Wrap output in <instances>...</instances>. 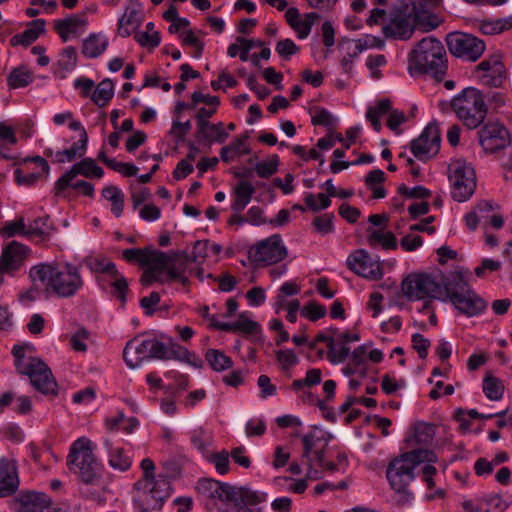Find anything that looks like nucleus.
Returning <instances> with one entry per match:
<instances>
[{
	"mask_svg": "<svg viewBox=\"0 0 512 512\" xmlns=\"http://www.w3.org/2000/svg\"><path fill=\"white\" fill-rule=\"evenodd\" d=\"M387 113H390L387 120V126L392 131H396L398 127L406 121V117L402 111L392 110V104L389 99H382L378 101L375 106L369 107L366 113V118L371 122L376 131H380V118Z\"/></svg>",
	"mask_w": 512,
	"mask_h": 512,
	"instance_id": "nucleus-17",
	"label": "nucleus"
},
{
	"mask_svg": "<svg viewBox=\"0 0 512 512\" xmlns=\"http://www.w3.org/2000/svg\"><path fill=\"white\" fill-rule=\"evenodd\" d=\"M408 70L412 76L428 74L435 81H442L447 71L443 44L432 36L423 38L409 54Z\"/></svg>",
	"mask_w": 512,
	"mask_h": 512,
	"instance_id": "nucleus-5",
	"label": "nucleus"
},
{
	"mask_svg": "<svg viewBox=\"0 0 512 512\" xmlns=\"http://www.w3.org/2000/svg\"><path fill=\"white\" fill-rule=\"evenodd\" d=\"M53 227L49 216L39 217L29 223L27 226L26 237L40 240H46L50 237Z\"/></svg>",
	"mask_w": 512,
	"mask_h": 512,
	"instance_id": "nucleus-35",
	"label": "nucleus"
},
{
	"mask_svg": "<svg viewBox=\"0 0 512 512\" xmlns=\"http://www.w3.org/2000/svg\"><path fill=\"white\" fill-rule=\"evenodd\" d=\"M108 39L101 33H92L83 40L81 52L86 58H97L108 47Z\"/></svg>",
	"mask_w": 512,
	"mask_h": 512,
	"instance_id": "nucleus-29",
	"label": "nucleus"
},
{
	"mask_svg": "<svg viewBox=\"0 0 512 512\" xmlns=\"http://www.w3.org/2000/svg\"><path fill=\"white\" fill-rule=\"evenodd\" d=\"M18 487L16 467L6 459L0 460V497L12 495Z\"/></svg>",
	"mask_w": 512,
	"mask_h": 512,
	"instance_id": "nucleus-25",
	"label": "nucleus"
},
{
	"mask_svg": "<svg viewBox=\"0 0 512 512\" xmlns=\"http://www.w3.org/2000/svg\"><path fill=\"white\" fill-rule=\"evenodd\" d=\"M87 25L88 19L85 13L72 14L54 21V29L63 42H67L72 35L81 34Z\"/></svg>",
	"mask_w": 512,
	"mask_h": 512,
	"instance_id": "nucleus-21",
	"label": "nucleus"
},
{
	"mask_svg": "<svg viewBox=\"0 0 512 512\" xmlns=\"http://www.w3.org/2000/svg\"><path fill=\"white\" fill-rule=\"evenodd\" d=\"M256 189L249 181H239L233 189V203L231 209L235 213L242 212L250 203Z\"/></svg>",
	"mask_w": 512,
	"mask_h": 512,
	"instance_id": "nucleus-28",
	"label": "nucleus"
},
{
	"mask_svg": "<svg viewBox=\"0 0 512 512\" xmlns=\"http://www.w3.org/2000/svg\"><path fill=\"white\" fill-rule=\"evenodd\" d=\"M191 442L203 454H208V449L213 442L212 433L203 427H198L191 433Z\"/></svg>",
	"mask_w": 512,
	"mask_h": 512,
	"instance_id": "nucleus-45",
	"label": "nucleus"
},
{
	"mask_svg": "<svg viewBox=\"0 0 512 512\" xmlns=\"http://www.w3.org/2000/svg\"><path fill=\"white\" fill-rule=\"evenodd\" d=\"M477 71L484 72L483 81L491 87L501 86L505 78V68L499 56L493 55L476 66Z\"/></svg>",
	"mask_w": 512,
	"mask_h": 512,
	"instance_id": "nucleus-22",
	"label": "nucleus"
},
{
	"mask_svg": "<svg viewBox=\"0 0 512 512\" xmlns=\"http://www.w3.org/2000/svg\"><path fill=\"white\" fill-rule=\"evenodd\" d=\"M411 340L413 348L417 351L419 357L421 359H425L428 354V349L431 345L430 340L419 333L413 334Z\"/></svg>",
	"mask_w": 512,
	"mask_h": 512,
	"instance_id": "nucleus-60",
	"label": "nucleus"
},
{
	"mask_svg": "<svg viewBox=\"0 0 512 512\" xmlns=\"http://www.w3.org/2000/svg\"><path fill=\"white\" fill-rule=\"evenodd\" d=\"M318 438L313 433L306 434L302 437L303 443V458L306 459L307 464L312 462V453L317 449Z\"/></svg>",
	"mask_w": 512,
	"mask_h": 512,
	"instance_id": "nucleus-59",
	"label": "nucleus"
},
{
	"mask_svg": "<svg viewBox=\"0 0 512 512\" xmlns=\"http://www.w3.org/2000/svg\"><path fill=\"white\" fill-rule=\"evenodd\" d=\"M89 267L92 271L98 273H107L111 277L118 275L115 264L107 258H94L89 261Z\"/></svg>",
	"mask_w": 512,
	"mask_h": 512,
	"instance_id": "nucleus-47",
	"label": "nucleus"
},
{
	"mask_svg": "<svg viewBox=\"0 0 512 512\" xmlns=\"http://www.w3.org/2000/svg\"><path fill=\"white\" fill-rule=\"evenodd\" d=\"M34 79L33 73L25 66L14 68L8 75V85L13 88H22L28 86Z\"/></svg>",
	"mask_w": 512,
	"mask_h": 512,
	"instance_id": "nucleus-40",
	"label": "nucleus"
},
{
	"mask_svg": "<svg viewBox=\"0 0 512 512\" xmlns=\"http://www.w3.org/2000/svg\"><path fill=\"white\" fill-rule=\"evenodd\" d=\"M507 503L498 494L485 495L478 500V512H504Z\"/></svg>",
	"mask_w": 512,
	"mask_h": 512,
	"instance_id": "nucleus-42",
	"label": "nucleus"
},
{
	"mask_svg": "<svg viewBox=\"0 0 512 512\" xmlns=\"http://www.w3.org/2000/svg\"><path fill=\"white\" fill-rule=\"evenodd\" d=\"M192 265L193 263L185 251L171 254L167 280L175 281L176 277L180 276V274H185L186 272L191 274L194 271Z\"/></svg>",
	"mask_w": 512,
	"mask_h": 512,
	"instance_id": "nucleus-30",
	"label": "nucleus"
},
{
	"mask_svg": "<svg viewBox=\"0 0 512 512\" xmlns=\"http://www.w3.org/2000/svg\"><path fill=\"white\" fill-rule=\"evenodd\" d=\"M437 456L431 450L415 449L402 454L390 462L387 468V479L392 489L397 493L398 505L404 506L412 499V493L408 490L409 484L414 480V468L422 462L434 463ZM423 479L431 489L435 486L433 475L436 468L427 464L422 469Z\"/></svg>",
	"mask_w": 512,
	"mask_h": 512,
	"instance_id": "nucleus-1",
	"label": "nucleus"
},
{
	"mask_svg": "<svg viewBox=\"0 0 512 512\" xmlns=\"http://www.w3.org/2000/svg\"><path fill=\"white\" fill-rule=\"evenodd\" d=\"M446 42L451 54L469 61H476L485 50V43L472 34L450 33Z\"/></svg>",
	"mask_w": 512,
	"mask_h": 512,
	"instance_id": "nucleus-13",
	"label": "nucleus"
},
{
	"mask_svg": "<svg viewBox=\"0 0 512 512\" xmlns=\"http://www.w3.org/2000/svg\"><path fill=\"white\" fill-rule=\"evenodd\" d=\"M442 284L450 302L462 314L472 317L486 309V301L470 287L461 272L450 273Z\"/></svg>",
	"mask_w": 512,
	"mask_h": 512,
	"instance_id": "nucleus-6",
	"label": "nucleus"
},
{
	"mask_svg": "<svg viewBox=\"0 0 512 512\" xmlns=\"http://www.w3.org/2000/svg\"><path fill=\"white\" fill-rule=\"evenodd\" d=\"M51 499L43 493L29 492L15 500L16 512H44Z\"/></svg>",
	"mask_w": 512,
	"mask_h": 512,
	"instance_id": "nucleus-23",
	"label": "nucleus"
},
{
	"mask_svg": "<svg viewBox=\"0 0 512 512\" xmlns=\"http://www.w3.org/2000/svg\"><path fill=\"white\" fill-rule=\"evenodd\" d=\"M114 280L112 282V286L114 288V293L118 297V299L124 304L126 302V294L128 291V283L127 280L122 277L119 273L116 277H112Z\"/></svg>",
	"mask_w": 512,
	"mask_h": 512,
	"instance_id": "nucleus-63",
	"label": "nucleus"
},
{
	"mask_svg": "<svg viewBox=\"0 0 512 512\" xmlns=\"http://www.w3.org/2000/svg\"><path fill=\"white\" fill-rule=\"evenodd\" d=\"M276 52L284 59L290 58L293 54L297 53L299 47L291 40H281L276 44Z\"/></svg>",
	"mask_w": 512,
	"mask_h": 512,
	"instance_id": "nucleus-61",
	"label": "nucleus"
},
{
	"mask_svg": "<svg viewBox=\"0 0 512 512\" xmlns=\"http://www.w3.org/2000/svg\"><path fill=\"white\" fill-rule=\"evenodd\" d=\"M413 434L406 439V442L410 445H425L430 443L435 435V429L432 424L417 422L411 428Z\"/></svg>",
	"mask_w": 512,
	"mask_h": 512,
	"instance_id": "nucleus-34",
	"label": "nucleus"
},
{
	"mask_svg": "<svg viewBox=\"0 0 512 512\" xmlns=\"http://www.w3.org/2000/svg\"><path fill=\"white\" fill-rule=\"evenodd\" d=\"M347 266L357 275L370 280H378L383 276L379 261L373 260L368 252L362 249L348 257Z\"/></svg>",
	"mask_w": 512,
	"mask_h": 512,
	"instance_id": "nucleus-18",
	"label": "nucleus"
},
{
	"mask_svg": "<svg viewBox=\"0 0 512 512\" xmlns=\"http://www.w3.org/2000/svg\"><path fill=\"white\" fill-rule=\"evenodd\" d=\"M265 499V493H259L247 487L232 486V493H230V503L234 506H255Z\"/></svg>",
	"mask_w": 512,
	"mask_h": 512,
	"instance_id": "nucleus-26",
	"label": "nucleus"
},
{
	"mask_svg": "<svg viewBox=\"0 0 512 512\" xmlns=\"http://www.w3.org/2000/svg\"><path fill=\"white\" fill-rule=\"evenodd\" d=\"M451 107L469 129L477 128L487 115L484 97L478 89L473 87L465 88L460 95L454 97Z\"/></svg>",
	"mask_w": 512,
	"mask_h": 512,
	"instance_id": "nucleus-9",
	"label": "nucleus"
},
{
	"mask_svg": "<svg viewBox=\"0 0 512 512\" xmlns=\"http://www.w3.org/2000/svg\"><path fill=\"white\" fill-rule=\"evenodd\" d=\"M142 477L134 484V502L139 512L160 510L171 495V485L164 475L154 479L155 464L152 459L145 458L140 463Z\"/></svg>",
	"mask_w": 512,
	"mask_h": 512,
	"instance_id": "nucleus-4",
	"label": "nucleus"
},
{
	"mask_svg": "<svg viewBox=\"0 0 512 512\" xmlns=\"http://www.w3.org/2000/svg\"><path fill=\"white\" fill-rule=\"evenodd\" d=\"M114 95V84L110 79L101 81L92 94V100L99 107H104Z\"/></svg>",
	"mask_w": 512,
	"mask_h": 512,
	"instance_id": "nucleus-41",
	"label": "nucleus"
},
{
	"mask_svg": "<svg viewBox=\"0 0 512 512\" xmlns=\"http://www.w3.org/2000/svg\"><path fill=\"white\" fill-rule=\"evenodd\" d=\"M204 126L198 127L197 137L204 139L209 143L217 142L224 143L228 138V134L224 131V124L219 123H204Z\"/></svg>",
	"mask_w": 512,
	"mask_h": 512,
	"instance_id": "nucleus-33",
	"label": "nucleus"
},
{
	"mask_svg": "<svg viewBox=\"0 0 512 512\" xmlns=\"http://www.w3.org/2000/svg\"><path fill=\"white\" fill-rule=\"evenodd\" d=\"M512 28V17L496 20H483L480 24V30L486 35H495Z\"/></svg>",
	"mask_w": 512,
	"mask_h": 512,
	"instance_id": "nucleus-43",
	"label": "nucleus"
},
{
	"mask_svg": "<svg viewBox=\"0 0 512 512\" xmlns=\"http://www.w3.org/2000/svg\"><path fill=\"white\" fill-rule=\"evenodd\" d=\"M207 459L215 465L219 474H226L229 471V454L227 451L207 454Z\"/></svg>",
	"mask_w": 512,
	"mask_h": 512,
	"instance_id": "nucleus-48",
	"label": "nucleus"
},
{
	"mask_svg": "<svg viewBox=\"0 0 512 512\" xmlns=\"http://www.w3.org/2000/svg\"><path fill=\"white\" fill-rule=\"evenodd\" d=\"M27 226L24 219L21 217L17 221L8 222L2 229V234L5 237H13L16 234L26 236Z\"/></svg>",
	"mask_w": 512,
	"mask_h": 512,
	"instance_id": "nucleus-54",
	"label": "nucleus"
},
{
	"mask_svg": "<svg viewBox=\"0 0 512 512\" xmlns=\"http://www.w3.org/2000/svg\"><path fill=\"white\" fill-rule=\"evenodd\" d=\"M28 252L29 249L25 245L16 241H12L3 250L0 257V282L3 281V274L12 273L21 267Z\"/></svg>",
	"mask_w": 512,
	"mask_h": 512,
	"instance_id": "nucleus-20",
	"label": "nucleus"
},
{
	"mask_svg": "<svg viewBox=\"0 0 512 512\" xmlns=\"http://www.w3.org/2000/svg\"><path fill=\"white\" fill-rule=\"evenodd\" d=\"M302 315L311 321H317L326 315V308L316 302H310L301 311Z\"/></svg>",
	"mask_w": 512,
	"mask_h": 512,
	"instance_id": "nucleus-53",
	"label": "nucleus"
},
{
	"mask_svg": "<svg viewBox=\"0 0 512 512\" xmlns=\"http://www.w3.org/2000/svg\"><path fill=\"white\" fill-rule=\"evenodd\" d=\"M368 232V242L370 246L380 245L384 249H395L397 247L396 237L392 232L371 228L368 229Z\"/></svg>",
	"mask_w": 512,
	"mask_h": 512,
	"instance_id": "nucleus-36",
	"label": "nucleus"
},
{
	"mask_svg": "<svg viewBox=\"0 0 512 512\" xmlns=\"http://www.w3.org/2000/svg\"><path fill=\"white\" fill-rule=\"evenodd\" d=\"M333 219V214H323L315 217L313 219L312 225L318 233L323 235L329 234L334 230Z\"/></svg>",
	"mask_w": 512,
	"mask_h": 512,
	"instance_id": "nucleus-49",
	"label": "nucleus"
},
{
	"mask_svg": "<svg viewBox=\"0 0 512 512\" xmlns=\"http://www.w3.org/2000/svg\"><path fill=\"white\" fill-rule=\"evenodd\" d=\"M170 257L171 255L160 250H149L144 266H147L148 269L159 272L161 274L164 271H166L168 274Z\"/></svg>",
	"mask_w": 512,
	"mask_h": 512,
	"instance_id": "nucleus-37",
	"label": "nucleus"
},
{
	"mask_svg": "<svg viewBox=\"0 0 512 512\" xmlns=\"http://www.w3.org/2000/svg\"><path fill=\"white\" fill-rule=\"evenodd\" d=\"M88 336L89 332L85 328H81L76 331L70 339L72 348L77 352H85L87 350V345L84 341L88 338Z\"/></svg>",
	"mask_w": 512,
	"mask_h": 512,
	"instance_id": "nucleus-62",
	"label": "nucleus"
},
{
	"mask_svg": "<svg viewBox=\"0 0 512 512\" xmlns=\"http://www.w3.org/2000/svg\"><path fill=\"white\" fill-rule=\"evenodd\" d=\"M287 255V248L283 244L281 236L278 234H274L258 242L249 251L250 259L260 265L278 263L284 260Z\"/></svg>",
	"mask_w": 512,
	"mask_h": 512,
	"instance_id": "nucleus-12",
	"label": "nucleus"
},
{
	"mask_svg": "<svg viewBox=\"0 0 512 512\" xmlns=\"http://www.w3.org/2000/svg\"><path fill=\"white\" fill-rule=\"evenodd\" d=\"M67 465L83 483L94 484L100 478V464L93 454L92 442L88 438L81 437L73 442Z\"/></svg>",
	"mask_w": 512,
	"mask_h": 512,
	"instance_id": "nucleus-8",
	"label": "nucleus"
},
{
	"mask_svg": "<svg viewBox=\"0 0 512 512\" xmlns=\"http://www.w3.org/2000/svg\"><path fill=\"white\" fill-rule=\"evenodd\" d=\"M103 444L108 453L109 465L112 468L126 471L131 467L132 459L122 447L115 446L109 439H105Z\"/></svg>",
	"mask_w": 512,
	"mask_h": 512,
	"instance_id": "nucleus-27",
	"label": "nucleus"
},
{
	"mask_svg": "<svg viewBox=\"0 0 512 512\" xmlns=\"http://www.w3.org/2000/svg\"><path fill=\"white\" fill-rule=\"evenodd\" d=\"M12 354L15 357V366L19 373L27 375L37 391L44 395H57V382L50 368L41 359L30 358L28 362H25V350L20 345L13 347Z\"/></svg>",
	"mask_w": 512,
	"mask_h": 512,
	"instance_id": "nucleus-7",
	"label": "nucleus"
},
{
	"mask_svg": "<svg viewBox=\"0 0 512 512\" xmlns=\"http://www.w3.org/2000/svg\"><path fill=\"white\" fill-rule=\"evenodd\" d=\"M102 196L111 202V211L116 217H120L124 209V194L114 185H109L103 188Z\"/></svg>",
	"mask_w": 512,
	"mask_h": 512,
	"instance_id": "nucleus-38",
	"label": "nucleus"
},
{
	"mask_svg": "<svg viewBox=\"0 0 512 512\" xmlns=\"http://www.w3.org/2000/svg\"><path fill=\"white\" fill-rule=\"evenodd\" d=\"M205 359L216 372L227 370L233 366L232 359L218 349H208L205 353Z\"/></svg>",
	"mask_w": 512,
	"mask_h": 512,
	"instance_id": "nucleus-39",
	"label": "nucleus"
},
{
	"mask_svg": "<svg viewBox=\"0 0 512 512\" xmlns=\"http://www.w3.org/2000/svg\"><path fill=\"white\" fill-rule=\"evenodd\" d=\"M149 249L130 248L122 251L123 258L128 262H138L144 266Z\"/></svg>",
	"mask_w": 512,
	"mask_h": 512,
	"instance_id": "nucleus-56",
	"label": "nucleus"
},
{
	"mask_svg": "<svg viewBox=\"0 0 512 512\" xmlns=\"http://www.w3.org/2000/svg\"><path fill=\"white\" fill-rule=\"evenodd\" d=\"M104 172L92 158H85L82 161L74 164L65 174H63L55 184V193L59 195L65 190L77 175H82L88 178H101Z\"/></svg>",
	"mask_w": 512,
	"mask_h": 512,
	"instance_id": "nucleus-19",
	"label": "nucleus"
},
{
	"mask_svg": "<svg viewBox=\"0 0 512 512\" xmlns=\"http://www.w3.org/2000/svg\"><path fill=\"white\" fill-rule=\"evenodd\" d=\"M398 192L408 198H415V199H426V198L430 197V195H431V192L423 186H416L414 188H408L404 184H402L398 187Z\"/></svg>",
	"mask_w": 512,
	"mask_h": 512,
	"instance_id": "nucleus-55",
	"label": "nucleus"
},
{
	"mask_svg": "<svg viewBox=\"0 0 512 512\" xmlns=\"http://www.w3.org/2000/svg\"><path fill=\"white\" fill-rule=\"evenodd\" d=\"M415 27L423 32H429L436 29L442 20L435 14H426L417 10L413 13Z\"/></svg>",
	"mask_w": 512,
	"mask_h": 512,
	"instance_id": "nucleus-44",
	"label": "nucleus"
},
{
	"mask_svg": "<svg viewBox=\"0 0 512 512\" xmlns=\"http://www.w3.org/2000/svg\"><path fill=\"white\" fill-rule=\"evenodd\" d=\"M134 38L143 47L155 48L160 44L158 32L141 31L135 33Z\"/></svg>",
	"mask_w": 512,
	"mask_h": 512,
	"instance_id": "nucleus-51",
	"label": "nucleus"
},
{
	"mask_svg": "<svg viewBox=\"0 0 512 512\" xmlns=\"http://www.w3.org/2000/svg\"><path fill=\"white\" fill-rule=\"evenodd\" d=\"M30 280L40 282L46 290L58 298H72L84 287L85 282L80 268L71 264L58 262L39 263L31 267Z\"/></svg>",
	"mask_w": 512,
	"mask_h": 512,
	"instance_id": "nucleus-2",
	"label": "nucleus"
},
{
	"mask_svg": "<svg viewBox=\"0 0 512 512\" xmlns=\"http://www.w3.org/2000/svg\"><path fill=\"white\" fill-rule=\"evenodd\" d=\"M123 358L130 368L138 367L144 360H178L195 367H201L202 363L194 353L185 347L173 342L168 345L152 338L139 342L138 337L129 340L123 350Z\"/></svg>",
	"mask_w": 512,
	"mask_h": 512,
	"instance_id": "nucleus-3",
	"label": "nucleus"
},
{
	"mask_svg": "<svg viewBox=\"0 0 512 512\" xmlns=\"http://www.w3.org/2000/svg\"><path fill=\"white\" fill-rule=\"evenodd\" d=\"M77 52L72 46L64 48L60 55L55 68V75L60 79H65L66 74L75 69L77 66Z\"/></svg>",
	"mask_w": 512,
	"mask_h": 512,
	"instance_id": "nucleus-31",
	"label": "nucleus"
},
{
	"mask_svg": "<svg viewBox=\"0 0 512 512\" xmlns=\"http://www.w3.org/2000/svg\"><path fill=\"white\" fill-rule=\"evenodd\" d=\"M414 12L415 6L408 4H404L396 10L391 22L382 28L385 37L400 40L410 39L415 30Z\"/></svg>",
	"mask_w": 512,
	"mask_h": 512,
	"instance_id": "nucleus-14",
	"label": "nucleus"
},
{
	"mask_svg": "<svg viewBox=\"0 0 512 512\" xmlns=\"http://www.w3.org/2000/svg\"><path fill=\"white\" fill-rule=\"evenodd\" d=\"M278 158L275 156L273 159L263 161L255 166V171L258 176L262 178H268L277 171Z\"/></svg>",
	"mask_w": 512,
	"mask_h": 512,
	"instance_id": "nucleus-58",
	"label": "nucleus"
},
{
	"mask_svg": "<svg viewBox=\"0 0 512 512\" xmlns=\"http://www.w3.org/2000/svg\"><path fill=\"white\" fill-rule=\"evenodd\" d=\"M483 392L488 399L497 401L503 396L504 386L498 378L487 375L483 380Z\"/></svg>",
	"mask_w": 512,
	"mask_h": 512,
	"instance_id": "nucleus-46",
	"label": "nucleus"
},
{
	"mask_svg": "<svg viewBox=\"0 0 512 512\" xmlns=\"http://www.w3.org/2000/svg\"><path fill=\"white\" fill-rule=\"evenodd\" d=\"M276 358L284 371L288 370L292 366L297 365L299 362V359L295 352L290 349L277 351Z\"/></svg>",
	"mask_w": 512,
	"mask_h": 512,
	"instance_id": "nucleus-52",
	"label": "nucleus"
},
{
	"mask_svg": "<svg viewBox=\"0 0 512 512\" xmlns=\"http://www.w3.org/2000/svg\"><path fill=\"white\" fill-rule=\"evenodd\" d=\"M479 142L485 152L495 153L510 145V134L499 122H489L478 132Z\"/></svg>",
	"mask_w": 512,
	"mask_h": 512,
	"instance_id": "nucleus-15",
	"label": "nucleus"
},
{
	"mask_svg": "<svg viewBox=\"0 0 512 512\" xmlns=\"http://www.w3.org/2000/svg\"><path fill=\"white\" fill-rule=\"evenodd\" d=\"M452 198L458 202L467 201L475 192L477 182L473 167L463 159L452 161L448 166Z\"/></svg>",
	"mask_w": 512,
	"mask_h": 512,
	"instance_id": "nucleus-11",
	"label": "nucleus"
},
{
	"mask_svg": "<svg viewBox=\"0 0 512 512\" xmlns=\"http://www.w3.org/2000/svg\"><path fill=\"white\" fill-rule=\"evenodd\" d=\"M209 241H196L193 246L191 254H188L189 259L193 264L200 265L204 262L208 254Z\"/></svg>",
	"mask_w": 512,
	"mask_h": 512,
	"instance_id": "nucleus-50",
	"label": "nucleus"
},
{
	"mask_svg": "<svg viewBox=\"0 0 512 512\" xmlns=\"http://www.w3.org/2000/svg\"><path fill=\"white\" fill-rule=\"evenodd\" d=\"M37 40V35L34 31L28 30V28L20 33L14 35L10 43L12 46L22 45V46H29L31 43Z\"/></svg>",
	"mask_w": 512,
	"mask_h": 512,
	"instance_id": "nucleus-64",
	"label": "nucleus"
},
{
	"mask_svg": "<svg viewBox=\"0 0 512 512\" xmlns=\"http://www.w3.org/2000/svg\"><path fill=\"white\" fill-rule=\"evenodd\" d=\"M401 290L409 301L424 300L423 309H427L441 293V284L426 273H412L403 279Z\"/></svg>",
	"mask_w": 512,
	"mask_h": 512,
	"instance_id": "nucleus-10",
	"label": "nucleus"
},
{
	"mask_svg": "<svg viewBox=\"0 0 512 512\" xmlns=\"http://www.w3.org/2000/svg\"><path fill=\"white\" fill-rule=\"evenodd\" d=\"M197 489L207 498L230 503V493H232V485L230 484L221 483L213 479H202L198 482Z\"/></svg>",
	"mask_w": 512,
	"mask_h": 512,
	"instance_id": "nucleus-24",
	"label": "nucleus"
},
{
	"mask_svg": "<svg viewBox=\"0 0 512 512\" xmlns=\"http://www.w3.org/2000/svg\"><path fill=\"white\" fill-rule=\"evenodd\" d=\"M142 19L141 12L133 7H128L124 15L119 20L118 34L122 37L130 36L140 25Z\"/></svg>",
	"mask_w": 512,
	"mask_h": 512,
	"instance_id": "nucleus-32",
	"label": "nucleus"
},
{
	"mask_svg": "<svg viewBox=\"0 0 512 512\" xmlns=\"http://www.w3.org/2000/svg\"><path fill=\"white\" fill-rule=\"evenodd\" d=\"M440 131L436 124H429L421 135L411 142V151L416 158L426 161L440 149Z\"/></svg>",
	"mask_w": 512,
	"mask_h": 512,
	"instance_id": "nucleus-16",
	"label": "nucleus"
},
{
	"mask_svg": "<svg viewBox=\"0 0 512 512\" xmlns=\"http://www.w3.org/2000/svg\"><path fill=\"white\" fill-rule=\"evenodd\" d=\"M234 323L235 332L239 331L246 334H254L257 332L259 328V325L256 322L250 320L244 313L240 314L238 320L235 321Z\"/></svg>",
	"mask_w": 512,
	"mask_h": 512,
	"instance_id": "nucleus-57",
	"label": "nucleus"
}]
</instances>
